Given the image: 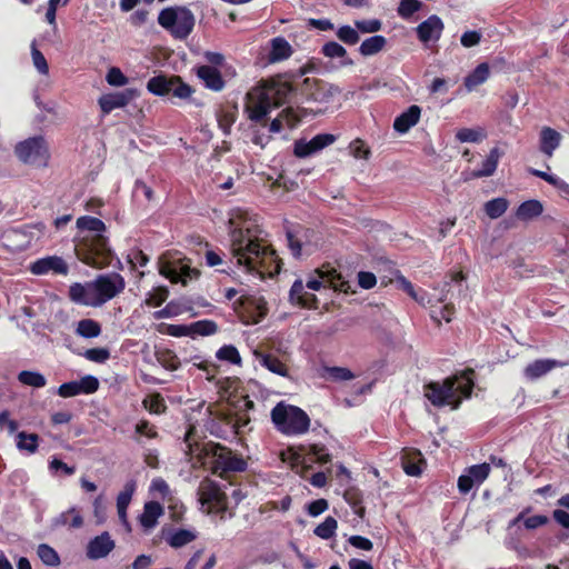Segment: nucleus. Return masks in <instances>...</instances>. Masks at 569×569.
Masks as SVG:
<instances>
[{
	"mask_svg": "<svg viewBox=\"0 0 569 569\" xmlns=\"http://www.w3.org/2000/svg\"><path fill=\"white\" fill-rule=\"evenodd\" d=\"M229 228L232 259L227 262L223 260V251L210 249L204 253L208 267L226 264L219 271L227 274L233 272L234 266L242 267L247 272H256L261 278H272L280 273L282 261L264 240L256 216L238 208L231 213Z\"/></svg>",
	"mask_w": 569,
	"mask_h": 569,
	"instance_id": "1",
	"label": "nucleus"
},
{
	"mask_svg": "<svg viewBox=\"0 0 569 569\" xmlns=\"http://www.w3.org/2000/svg\"><path fill=\"white\" fill-rule=\"evenodd\" d=\"M315 277H310L306 284L301 279L295 280L289 291V300L292 305L305 309H318L319 300L315 293L306 291V288L319 291L321 288H331L336 291L348 293L351 290L349 281L329 263L315 270Z\"/></svg>",
	"mask_w": 569,
	"mask_h": 569,
	"instance_id": "2",
	"label": "nucleus"
},
{
	"mask_svg": "<svg viewBox=\"0 0 569 569\" xmlns=\"http://www.w3.org/2000/svg\"><path fill=\"white\" fill-rule=\"evenodd\" d=\"M77 227L80 230L93 232L84 236L76 246L78 258L94 268L109 266L112 260V250L108 238L102 234L107 229L106 223L99 218L82 216L77 219Z\"/></svg>",
	"mask_w": 569,
	"mask_h": 569,
	"instance_id": "3",
	"label": "nucleus"
},
{
	"mask_svg": "<svg viewBox=\"0 0 569 569\" xmlns=\"http://www.w3.org/2000/svg\"><path fill=\"white\" fill-rule=\"evenodd\" d=\"M473 376L475 370L467 369L442 382L430 381L423 386L425 397L437 408L450 405L452 409H458L462 398H469L473 391Z\"/></svg>",
	"mask_w": 569,
	"mask_h": 569,
	"instance_id": "4",
	"label": "nucleus"
},
{
	"mask_svg": "<svg viewBox=\"0 0 569 569\" xmlns=\"http://www.w3.org/2000/svg\"><path fill=\"white\" fill-rule=\"evenodd\" d=\"M306 72L307 69L302 67L297 71L278 74L267 81L262 93L273 107H280L291 101L296 103L302 102L300 98V83Z\"/></svg>",
	"mask_w": 569,
	"mask_h": 569,
	"instance_id": "5",
	"label": "nucleus"
},
{
	"mask_svg": "<svg viewBox=\"0 0 569 569\" xmlns=\"http://www.w3.org/2000/svg\"><path fill=\"white\" fill-rule=\"evenodd\" d=\"M201 452L210 458V470L213 475L227 478L229 473L243 472L248 463L241 455L233 452L230 448L217 442H207Z\"/></svg>",
	"mask_w": 569,
	"mask_h": 569,
	"instance_id": "6",
	"label": "nucleus"
},
{
	"mask_svg": "<svg viewBox=\"0 0 569 569\" xmlns=\"http://www.w3.org/2000/svg\"><path fill=\"white\" fill-rule=\"evenodd\" d=\"M158 23L173 39L186 40L194 29L196 17L188 7H167L159 12Z\"/></svg>",
	"mask_w": 569,
	"mask_h": 569,
	"instance_id": "7",
	"label": "nucleus"
},
{
	"mask_svg": "<svg viewBox=\"0 0 569 569\" xmlns=\"http://www.w3.org/2000/svg\"><path fill=\"white\" fill-rule=\"evenodd\" d=\"M276 428L287 436L306 433L310 428L309 416L299 407L279 402L271 410Z\"/></svg>",
	"mask_w": 569,
	"mask_h": 569,
	"instance_id": "8",
	"label": "nucleus"
},
{
	"mask_svg": "<svg viewBox=\"0 0 569 569\" xmlns=\"http://www.w3.org/2000/svg\"><path fill=\"white\" fill-rule=\"evenodd\" d=\"M198 497L200 503L207 506L208 513H219L221 519L224 518V512L228 510V497L217 481L209 477L202 479L198 488Z\"/></svg>",
	"mask_w": 569,
	"mask_h": 569,
	"instance_id": "9",
	"label": "nucleus"
},
{
	"mask_svg": "<svg viewBox=\"0 0 569 569\" xmlns=\"http://www.w3.org/2000/svg\"><path fill=\"white\" fill-rule=\"evenodd\" d=\"M17 158L28 164L47 166L50 158L48 143L42 136L28 138L14 147Z\"/></svg>",
	"mask_w": 569,
	"mask_h": 569,
	"instance_id": "10",
	"label": "nucleus"
},
{
	"mask_svg": "<svg viewBox=\"0 0 569 569\" xmlns=\"http://www.w3.org/2000/svg\"><path fill=\"white\" fill-rule=\"evenodd\" d=\"M301 101L330 102L336 96L342 92L341 88L319 79L302 77L300 83Z\"/></svg>",
	"mask_w": 569,
	"mask_h": 569,
	"instance_id": "11",
	"label": "nucleus"
},
{
	"mask_svg": "<svg viewBox=\"0 0 569 569\" xmlns=\"http://www.w3.org/2000/svg\"><path fill=\"white\" fill-rule=\"evenodd\" d=\"M159 273L172 283L181 282L186 286L188 278H191L192 273H197V271L186 263L184 259L169 257L164 253L159 259Z\"/></svg>",
	"mask_w": 569,
	"mask_h": 569,
	"instance_id": "12",
	"label": "nucleus"
},
{
	"mask_svg": "<svg viewBox=\"0 0 569 569\" xmlns=\"http://www.w3.org/2000/svg\"><path fill=\"white\" fill-rule=\"evenodd\" d=\"M124 287V279L119 273H111L108 276L98 277V279L94 281V289L98 296V303L101 305L111 300L120 292H122Z\"/></svg>",
	"mask_w": 569,
	"mask_h": 569,
	"instance_id": "13",
	"label": "nucleus"
},
{
	"mask_svg": "<svg viewBox=\"0 0 569 569\" xmlns=\"http://www.w3.org/2000/svg\"><path fill=\"white\" fill-rule=\"evenodd\" d=\"M443 30L445 23L437 14L429 16L416 27L418 40L427 48L430 42L436 43L440 40Z\"/></svg>",
	"mask_w": 569,
	"mask_h": 569,
	"instance_id": "14",
	"label": "nucleus"
},
{
	"mask_svg": "<svg viewBox=\"0 0 569 569\" xmlns=\"http://www.w3.org/2000/svg\"><path fill=\"white\" fill-rule=\"evenodd\" d=\"M237 412L236 411H218L210 425V432L216 437L228 439L236 438L237 431Z\"/></svg>",
	"mask_w": 569,
	"mask_h": 569,
	"instance_id": "15",
	"label": "nucleus"
},
{
	"mask_svg": "<svg viewBox=\"0 0 569 569\" xmlns=\"http://www.w3.org/2000/svg\"><path fill=\"white\" fill-rule=\"evenodd\" d=\"M99 380L93 376L82 377L79 381H69L59 386L58 395L62 398H70L78 395H90L98 390Z\"/></svg>",
	"mask_w": 569,
	"mask_h": 569,
	"instance_id": "16",
	"label": "nucleus"
},
{
	"mask_svg": "<svg viewBox=\"0 0 569 569\" xmlns=\"http://www.w3.org/2000/svg\"><path fill=\"white\" fill-rule=\"evenodd\" d=\"M335 140L336 137L331 133H319L310 141L300 139L295 142L293 153L298 158H307L330 146Z\"/></svg>",
	"mask_w": 569,
	"mask_h": 569,
	"instance_id": "17",
	"label": "nucleus"
},
{
	"mask_svg": "<svg viewBox=\"0 0 569 569\" xmlns=\"http://www.w3.org/2000/svg\"><path fill=\"white\" fill-rule=\"evenodd\" d=\"M68 270L69 268L66 261L58 256H49L46 258L38 259L30 266V271L37 276L47 274L49 272L66 276L68 273Z\"/></svg>",
	"mask_w": 569,
	"mask_h": 569,
	"instance_id": "18",
	"label": "nucleus"
},
{
	"mask_svg": "<svg viewBox=\"0 0 569 569\" xmlns=\"http://www.w3.org/2000/svg\"><path fill=\"white\" fill-rule=\"evenodd\" d=\"M134 90L126 89L122 92L102 94L98 103L103 114H108L117 108L126 107L133 98Z\"/></svg>",
	"mask_w": 569,
	"mask_h": 569,
	"instance_id": "19",
	"label": "nucleus"
},
{
	"mask_svg": "<svg viewBox=\"0 0 569 569\" xmlns=\"http://www.w3.org/2000/svg\"><path fill=\"white\" fill-rule=\"evenodd\" d=\"M306 116V110L302 108H293L288 106L284 108L278 118H274L269 124V131L273 133H278L282 130V122L286 121L289 128L296 127L301 119Z\"/></svg>",
	"mask_w": 569,
	"mask_h": 569,
	"instance_id": "20",
	"label": "nucleus"
},
{
	"mask_svg": "<svg viewBox=\"0 0 569 569\" xmlns=\"http://www.w3.org/2000/svg\"><path fill=\"white\" fill-rule=\"evenodd\" d=\"M113 548L114 541L110 538V535L104 531L89 541L87 556L93 560L101 559L107 557Z\"/></svg>",
	"mask_w": 569,
	"mask_h": 569,
	"instance_id": "21",
	"label": "nucleus"
},
{
	"mask_svg": "<svg viewBox=\"0 0 569 569\" xmlns=\"http://www.w3.org/2000/svg\"><path fill=\"white\" fill-rule=\"evenodd\" d=\"M401 466L408 476L418 477L422 473L426 460L419 450L406 448L402 450Z\"/></svg>",
	"mask_w": 569,
	"mask_h": 569,
	"instance_id": "22",
	"label": "nucleus"
},
{
	"mask_svg": "<svg viewBox=\"0 0 569 569\" xmlns=\"http://www.w3.org/2000/svg\"><path fill=\"white\" fill-rule=\"evenodd\" d=\"M531 510H532V508L530 506L523 508L517 515V517H515L509 522V528L516 527L520 522H522L525 529H527V530H535V529H538V528H540L542 526H546V525H548L550 522L549 517L546 516V515H535V516L527 517V515L530 513Z\"/></svg>",
	"mask_w": 569,
	"mask_h": 569,
	"instance_id": "23",
	"label": "nucleus"
},
{
	"mask_svg": "<svg viewBox=\"0 0 569 569\" xmlns=\"http://www.w3.org/2000/svg\"><path fill=\"white\" fill-rule=\"evenodd\" d=\"M197 76L201 79L206 88L212 91H221L224 88V80L221 72L213 66H200L197 68Z\"/></svg>",
	"mask_w": 569,
	"mask_h": 569,
	"instance_id": "24",
	"label": "nucleus"
},
{
	"mask_svg": "<svg viewBox=\"0 0 569 569\" xmlns=\"http://www.w3.org/2000/svg\"><path fill=\"white\" fill-rule=\"evenodd\" d=\"M421 116V108L417 104L410 106L406 111L396 117L393 121V129L399 133L408 132L412 127H415Z\"/></svg>",
	"mask_w": 569,
	"mask_h": 569,
	"instance_id": "25",
	"label": "nucleus"
},
{
	"mask_svg": "<svg viewBox=\"0 0 569 569\" xmlns=\"http://www.w3.org/2000/svg\"><path fill=\"white\" fill-rule=\"evenodd\" d=\"M565 366L563 362L552 360V359H538L533 362L529 363L525 370L523 375L528 380H536L547 375L549 371L557 367Z\"/></svg>",
	"mask_w": 569,
	"mask_h": 569,
	"instance_id": "26",
	"label": "nucleus"
},
{
	"mask_svg": "<svg viewBox=\"0 0 569 569\" xmlns=\"http://www.w3.org/2000/svg\"><path fill=\"white\" fill-rule=\"evenodd\" d=\"M272 106L273 104L261 92L259 99L254 103L246 107L248 118L264 127L267 124V116L269 114Z\"/></svg>",
	"mask_w": 569,
	"mask_h": 569,
	"instance_id": "27",
	"label": "nucleus"
},
{
	"mask_svg": "<svg viewBox=\"0 0 569 569\" xmlns=\"http://www.w3.org/2000/svg\"><path fill=\"white\" fill-rule=\"evenodd\" d=\"M561 134L550 127H543L540 131V151L547 157H552L553 151L559 147Z\"/></svg>",
	"mask_w": 569,
	"mask_h": 569,
	"instance_id": "28",
	"label": "nucleus"
},
{
	"mask_svg": "<svg viewBox=\"0 0 569 569\" xmlns=\"http://www.w3.org/2000/svg\"><path fill=\"white\" fill-rule=\"evenodd\" d=\"M271 48L268 59L270 62H279L288 59L292 54L290 43L282 37H276L270 41Z\"/></svg>",
	"mask_w": 569,
	"mask_h": 569,
	"instance_id": "29",
	"label": "nucleus"
},
{
	"mask_svg": "<svg viewBox=\"0 0 569 569\" xmlns=\"http://www.w3.org/2000/svg\"><path fill=\"white\" fill-rule=\"evenodd\" d=\"M490 76V68L487 62L479 63L463 81L468 91H472L478 86L485 83Z\"/></svg>",
	"mask_w": 569,
	"mask_h": 569,
	"instance_id": "30",
	"label": "nucleus"
},
{
	"mask_svg": "<svg viewBox=\"0 0 569 569\" xmlns=\"http://www.w3.org/2000/svg\"><path fill=\"white\" fill-rule=\"evenodd\" d=\"M163 513V508L158 501L146 502L143 512L140 516V523L146 529L153 528L160 516Z\"/></svg>",
	"mask_w": 569,
	"mask_h": 569,
	"instance_id": "31",
	"label": "nucleus"
},
{
	"mask_svg": "<svg viewBox=\"0 0 569 569\" xmlns=\"http://www.w3.org/2000/svg\"><path fill=\"white\" fill-rule=\"evenodd\" d=\"M543 212V206L539 200H526L516 210V217L521 221H529Z\"/></svg>",
	"mask_w": 569,
	"mask_h": 569,
	"instance_id": "32",
	"label": "nucleus"
},
{
	"mask_svg": "<svg viewBox=\"0 0 569 569\" xmlns=\"http://www.w3.org/2000/svg\"><path fill=\"white\" fill-rule=\"evenodd\" d=\"M173 82V76L168 78L164 74H159L149 79L147 89L154 96H168L171 93Z\"/></svg>",
	"mask_w": 569,
	"mask_h": 569,
	"instance_id": "33",
	"label": "nucleus"
},
{
	"mask_svg": "<svg viewBox=\"0 0 569 569\" xmlns=\"http://www.w3.org/2000/svg\"><path fill=\"white\" fill-rule=\"evenodd\" d=\"M144 437L147 439H157L159 438V432L157 430L156 425L150 422L147 419L139 420L134 426V436L132 437L133 441L138 445L142 443L141 438Z\"/></svg>",
	"mask_w": 569,
	"mask_h": 569,
	"instance_id": "34",
	"label": "nucleus"
},
{
	"mask_svg": "<svg viewBox=\"0 0 569 569\" xmlns=\"http://www.w3.org/2000/svg\"><path fill=\"white\" fill-rule=\"evenodd\" d=\"M499 150L498 148H492L487 156V158L482 161L481 168L478 170H475L472 172V176L475 178H482V177H489L492 176L496 171L499 162Z\"/></svg>",
	"mask_w": 569,
	"mask_h": 569,
	"instance_id": "35",
	"label": "nucleus"
},
{
	"mask_svg": "<svg viewBox=\"0 0 569 569\" xmlns=\"http://www.w3.org/2000/svg\"><path fill=\"white\" fill-rule=\"evenodd\" d=\"M387 44V39L383 36H372L362 41L359 47V52L363 57H369L380 52Z\"/></svg>",
	"mask_w": 569,
	"mask_h": 569,
	"instance_id": "36",
	"label": "nucleus"
},
{
	"mask_svg": "<svg viewBox=\"0 0 569 569\" xmlns=\"http://www.w3.org/2000/svg\"><path fill=\"white\" fill-rule=\"evenodd\" d=\"M190 337L197 336L207 337L218 332V325L216 321L210 319L198 320L189 325Z\"/></svg>",
	"mask_w": 569,
	"mask_h": 569,
	"instance_id": "37",
	"label": "nucleus"
},
{
	"mask_svg": "<svg viewBox=\"0 0 569 569\" xmlns=\"http://www.w3.org/2000/svg\"><path fill=\"white\" fill-rule=\"evenodd\" d=\"M40 437L37 433H28L20 431L17 433V448L20 451H27L29 453H36L39 448Z\"/></svg>",
	"mask_w": 569,
	"mask_h": 569,
	"instance_id": "38",
	"label": "nucleus"
},
{
	"mask_svg": "<svg viewBox=\"0 0 569 569\" xmlns=\"http://www.w3.org/2000/svg\"><path fill=\"white\" fill-rule=\"evenodd\" d=\"M343 498L346 502L352 508L353 512L359 517L363 518L366 509L362 506L363 499L362 493L357 488H349L345 491Z\"/></svg>",
	"mask_w": 569,
	"mask_h": 569,
	"instance_id": "39",
	"label": "nucleus"
},
{
	"mask_svg": "<svg viewBox=\"0 0 569 569\" xmlns=\"http://www.w3.org/2000/svg\"><path fill=\"white\" fill-rule=\"evenodd\" d=\"M508 207L509 201L503 197H499L487 201L483 210L490 219H498L507 211Z\"/></svg>",
	"mask_w": 569,
	"mask_h": 569,
	"instance_id": "40",
	"label": "nucleus"
},
{
	"mask_svg": "<svg viewBox=\"0 0 569 569\" xmlns=\"http://www.w3.org/2000/svg\"><path fill=\"white\" fill-rule=\"evenodd\" d=\"M37 555L43 565L48 567H58L61 563L59 553L51 546L40 543L37 548Z\"/></svg>",
	"mask_w": 569,
	"mask_h": 569,
	"instance_id": "41",
	"label": "nucleus"
},
{
	"mask_svg": "<svg viewBox=\"0 0 569 569\" xmlns=\"http://www.w3.org/2000/svg\"><path fill=\"white\" fill-rule=\"evenodd\" d=\"M76 332L83 338H96L101 333V326L92 319H82L78 322Z\"/></svg>",
	"mask_w": 569,
	"mask_h": 569,
	"instance_id": "42",
	"label": "nucleus"
},
{
	"mask_svg": "<svg viewBox=\"0 0 569 569\" xmlns=\"http://www.w3.org/2000/svg\"><path fill=\"white\" fill-rule=\"evenodd\" d=\"M143 408L152 415H162L167 410V405L163 397L159 393H152L142 401Z\"/></svg>",
	"mask_w": 569,
	"mask_h": 569,
	"instance_id": "43",
	"label": "nucleus"
},
{
	"mask_svg": "<svg viewBox=\"0 0 569 569\" xmlns=\"http://www.w3.org/2000/svg\"><path fill=\"white\" fill-rule=\"evenodd\" d=\"M338 521L333 517L328 516L315 528L313 533L321 539L328 540L336 535Z\"/></svg>",
	"mask_w": 569,
	"mask_h": 569,
	"instance_id": "44",
	"label": "nucleus"
},
{
	"mask_svg": "<svg viewBox=\"0 0 569 569\" xmlns=\"http://www.w3.org/2000/svg\"><path fill=\"white\" fill-rule=\"evenodd\" d=\"M261 365L273 373H277L282 377L288 376L287 366L274 355H263L261 359Z\"/></svg>",
	"mask_w": 569,
	"mask_h": 569,
	"instance_id": "45",
	"label": "nucleus"
},
{
	"mask_svg": "<svg viewBox=\"0 0 569 569\" xmlns=\"http://www.w3.org/2000/svg\"><path fill=\"white\" fill-rule=\"evenodd\" d=\"M18 380L24 386L42 388L47 385L44 376L37 371L23 370L19 372Z\"/></svg>",
	"mask_w": 569,
	"mask_h": 569,
	"instance_id": "46",
	"label": "nucleus"
},
{
	"mask_svg": "<svg viewBox=\"0 0 569 569\" xmlns=\"http://www.w3.org/2000/svg\"><path fill=\"white\" fill-rule=\"evenodd\" d=\"M196 539V535L187 529H178L167 538V542L173 548H181Z\"/></svg>",
	"mask_w": 569,
	"mask_h": 569,
	"instance_id": "47",
	"label": "nucleus"
},
{
	"mask_svg": "<svg viewBox=\"0 0 569 569\" xmlns=\"http://www.w3.org/2000/svg\"><path fill=\"white\" fill-rule=\"evenodd\" d=\"M217 359L232 365H241V356L233 345H223L216 352Z\"/></svg>",
	"mask_w": 569,
	"mask_h": 569,
	"instance_id": "48",
	"label": "nucleus"
},
{
	"mask_svg": "<svg viewBox=\"0 0 569 569\" xmlns=\"http://www.w3.org/2000/svg\"><path fill=\"white\" fill-rule=\"evenodd\" d=\"M490 465L487 462L473 465L466 469V472L471 477L477 486H480L487 480L490 475Z\"/></svg>",
	"mask_w": 569,
	"mask_h": 569,
	"instance_id": "49",
	"label": "nucleus"
},
{
	"mask_svg": "<svg viewBox=\"0 0 569 569\" xmlns=\"http://www.w3.org/2000/svg\"><path fill=\"white\" fill-rule=\"evenodd\" d=\"M168 297L169 289L166 286H159L148 292L144 303L148 307H159L168 299Z\"/></svg>",
	"mask_w": 569,
	"mask_h": 569,
	"instance_id": "50",
	"label": "nucleus"
},
{
	"mask_svg": "<svg viewBox=\"0 0 569 569\" xmlns=\"http://www.w3.org/2000/svg\"><path fill=\"white\" fill-rule=\"evenodd\" d=\"M486 138L482 129L462 128L457 131L456 139L460 142H479Z\"/></svg>",
	"mask_w": 569,
	"mask_h": 569,
	"instance_id": "51",
	"label": "nucleus"
},
{
	"mask_svg": "<svg viewBox=\"0 0 569 569\" xmlns=\"http://www.w3.org/2000/svg\"><path fill=\"white\" fill-rule=\"evenodd\" d=\"M136 488L137 485L134 480H130L124 485L123 489L119 492L117 497V509H128V506L132 499Z\"/></svg>",
	"mask_w": 569,
	"mask_h": 569,
	"instance_id": "52",
	"label": "nucleus"
},
{
	"mask_svg": "<svg viewBox=\"0 0 569 569\" xmlns=\"http://www.w3.org/2000/svg\"><path fill=\"white\" fill-rule=\"evenodd\" d=\"M159 331L176 338L190 337L189 325L161 323Z\"/></svg>",
	"mask_w": 569,
	"mask_h": 569,
	"instance_id": "53",
	"label": "nucleus"
},
{
	"mask_svg": "<svg viewBox=\"0 0 569 569\" xmlns=\"http://www.w3.org/2000/svg\"><path fill=\"white\" fill-rule=\"evenodd\" d=\"M421 7L422 2L419 0H401L398 7V14L403 19H409Z\"/></svg>",
	"mask_w": 569,
	"mask_h": 569,
	"instance_id": "54",
	"label": "nucleus"
},
{
	"mask_svg": "<svg viewBox=\"0 0 569 569\" xmlns=\"http://www.w3.org/2000/svg\"><path fill=\"white\" fill-rule=\"evenodd\" d=\"M337 37L340 41L348 46L358 43L360 37L356 29L350 26H342L337 31Z\"/></svg>",
	"mask_w": 569,
	"mask_h": 569,
	"instance_id": "55",
	"label": "nucleus"
},
{
	"mask_svg": "<svg viewBox=\"0 0 569 569\" xmlns=\"http://www.w3.org/2000/svg\"><path fill=\"white\" fill-rule=\"evenodd\" d=\"M321 52L327 58H347V50L336 41H329L321 48Z\"/></svg>",
	"mask_w": 569,
	"mask_h": 569,
	"instance_id": "56",
	"label": "nucleus"
},
{
	"mask_svg": "<svg viewBox=\"0 0 569 569\" xmlns=\"http://www.w3.org/2000/svg\"><path fill=\"white\" fill-rule=\"evenodd\" d=\"M173 82L171 93L180 99H187L189 98L193 90L192 88L184 83L179 76H173Z\"/></svg>",
	"mask_w": 569,
	"mask_h": 569,
	"instance_id": "57",
	"label": "nucleus"
},
{
	"mask_svg": "<svg viewBox=\"0 0 569 569\" xmlns=\"http://www.w3.org/2000/svg\"><path fill=\"white\" fill-rule=\"evenodd\" d=\"M69 297L72 301L82 305H93L87 298V289L81 283H73L69 288Z\"/></svg>",
	"mask_w": 569,
	"mask_h": 569,
	"instance_id": "58",
	"label": "nucleus"
},
{
	"mask_svg": "<svg viewBox=\"0 0 569 569\" xmlns=\"http://www.w3.org/2000/svg\"><path fill=\"white\" fill-rule=\"evenodd\" d=\"M83 356L90 361L103 363L110 358V351L107 348H91L87 349Z\"/></svg>",
	"mask_w": 569,
	"mask_h": 569,
	"instance_id": "59",
	"label": "nucleus"
},
{
	"mask_svg": "<svg viewBox=\"0 0 569 569\" xmlns=\"http://www.w3.org/2000/svg\"><path fill=\"white\" fill-rule=\"evenodd\" d=\"M355 26L357 30L363 33H373L378 32L382 28V22L378 19L370 20H356Z\"/></svg>",
	"mask_w": 569,
	"mask_h": 569,
	"instance_id": "60",
	"label": "nucleus"
},
{
	"mask_svg": "<svg viewBox=\"0 0 569 569\" xmlns=\"http://www.w3.org/2000/svg\"><path fill=\"white\" fill-rule=\"evenodd\" d=\"M326 370H327L328 377L335 381H345V380H351L355 378V375L348 368L328 367Z\"/></svg>",
	"mask_w": 569,
	"mask_h": 569,
	"instance_id": "61",
	"label": "nucleus"
},
{
	"mask_svg": "<svg viewBox=\"0 0 569 569\" xmlns=\"http://www.w3.org/2000/svg\"><path fill=\"white\" fill-rule=\"evenodd\" d=\"M31 56H32L33 64L37 68V70L42 74H48V72H49L48 62H47L44 56L42 54V52L37 49L34 42L31 46Z\"/></svg>",
	"mask_w": 569,
	"mask_h": 569,
	"instance_id": "62",
	"label": "nucleus"
},
{
	"mask_svg": "<svg viewBox=\"0 0 569 569\" xmlns=\"http://www.w3.org/2000/svg\"><path fill=\"white\" fill-rule=\"evenodd\" d=\"M107 82L110 86L121 87L128 83V78L122 73L119 68H111L107 73Z\"/></svg>",
	"mask_w": 569,
	"mask_h": 569,
	"instance_id": "63",
	"label": "nucleus"
},
{
	"mask_svg": "<svg viewBox=\"0 0 569 569\" xmlns=\"http://www.w3.org/2000/svg\"><path fill=\"white\" fill-rule=\"evenodd\" d=\"M18 428L19 422L14 419H10V412L8 410L0 412V430L7 429V431L12 435Z\"/></svg>",
	"mask_w": 569,
	"mask_h": 569,
	"instance_id": "64",
	"label": "nucleus"
}]
</instances>
